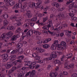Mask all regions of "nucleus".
I'll use <instances>...</instances> for the list:
<instances>
[{"label": "nucleus", "mask_w": 77, "mask_h": 77, "mask_svg": "<svg viewBox=\"0 0 77 77\" xmlns=\"http://www.w3.org/2000/svg\"><path fill=\"white\" fill-rule=\"evenodd\" d=\"M56 52V53H57V55H60V54H62V53L61 52H59L57 51H55Z\"/></svg>", "instance_id": "79ce46f5"}, {"label": "nucleus", "mask_w": 77, "mask_h": 77, "mask_svg": "<svg viewBox=\"0 0 77 77\" xmlns=\"http://www.w3.org/2000/svg\"><path fill=\"white\" fill-rule=\"evenodd\" d=\"M35 71L33 70L31 72H30V74L31 75V77H32L35 74Z\"/></svg>", "instance_id": "72a5a7b5"}, {"label": "nucleus", "mask_w": 77, "mask_h": 77, "mask_svg": "<svg viewBox=\"0 0 77 77\" xmlns=\"http://www.w3.org/2000/svg\"><path fill=\"white\" fill-rule=\"evenodd\" d=\"M47 10H48V11H50V7H47L46 8H43V10L44 12H46Z\"/></svg>", "instance_id": "2f4dec72"}, {"label": "nucleus", "mask_w": 77, "mask_h": 77, "mask_svg": "<svg viewBox=\"0 0 77 77\" xmlns=\"http://www.w3.org/2000/svg\"><path fill=\"white\" fill-rule=\"evenodd\" d=\"M66 46H64L62 47H61L60 49L61 50H65L66 49Z\"/></svg>", "instance_id": "13d9d810"}, {"label": "nucleus", "mask_w": 77, "mask_h": 77, "mask_svg": "<svg viewBox=\"0 0 77 77\" xmlns=\"http://www.w3.org/2000/svg\"><path fill=\"white\" fill-rule=\"evenodd\" d=\"M17 52H19L20 54L23 53V48H18L17 50Z\"/></svg>", "instance_id": "6ab92c4d"}, {"label": "nucleus", "mask_w": 77, "mask_h": 77, "mask_svg": "<svg viewBox=\"0 0 77 77\" xmlns=\"http://www.w3.org/2000/svg\"><path fill=\"white\" fill-rule=\"evenodd\" d=\"M68 67H69V66H68V65L67 64V63H66L65 65H64V67L65 68H68L69 69V68H68Z\"/></svg>", "instance_id": "3c124183"}, {"label": "nucleus", "mask_w": 77, "mask_h": 77, "mask_svg": "<svg viewBox=\"0 0 77 77\" xmlns=\"http://www.w3.org/2000/svg\"><path fill=\"white\" fill-rule=\"evenodd\" d=\"M42 41L41 40H40L37 42V44H42Z\"/></svg>", "instance_id": "0e129e2a"}, {"label": "nucleus", "mask_w": 77, "mask_h": 77, "mask_svg": "<svg viewBox=\"0 0 77 77\" xmlns=\"http://www.w3.org/2000/svg\"><path fill=\"white\" fill-rule=\"evenodd\" d=\"M49 27H49V25H45L43 27V29L44 30H49Z\"/></svg>", "instance_id": "aec40b11"}, {"label": "nucleus", "mask_w": 77, "mask_h": 77, "mask_svg": "<svg viewBox=\"0 0 77 77\" xmlns=\"http://www.w3.org/2000/svg\"><path fill=\"white\" fill-rule=\"evenodd\" d=\"M29 26V23H26L23 25V27L24 28L27 29V27H28Z\"/></svg>", "instance_id": "bb28decb"}, {"label": "nucleus", "mask_w": 77, "mask_h": 77, "mask_svg": "<svg viewBox=\"0 0 77 77\" xmlns=\"http://www.w3.org/2000/svg\"><path fill=\"white\" fill-rule=\"evenodd\" d=\"M18 5H17V4L16 5H14L13 7V9H18Z\"/></svg>", "instance_id": "4c0bfd02"}, {"label": "nucleus", "mask_w": 77, "mask_h": 77, "mask_svg": "<svg viewBox=\"0 0 77 77\" xmlns=\"http://www.w3.org/2000/svg\"><path fill=\"white\" fill-rule=\"evenodd\" d=\"M44 61L45 60L47 62L48 61V60H49V58H46L45 59H44Z\"/></svg>", "instance_id": "052dcab7"}, {"label": "nucleus", "mask_w": 77, "mask_h": 77, "mask_svg": "<svg viewBox=\"0 0 77 77\" xmlns=\"http://www.w3.org/2000/svg\"><path fill=\"white\" fill-rule=\"evenodd\" d=\"M24 72V71H23L22 72H19L17 74L18 76L20 77H22L25 74V73Z\"/></svg>", "instance_id": "2eb2a0df"}, {"label": "nucleus", "mask_w": 77, "mask_h": 77, "mask_svg": "<svg viewBox=\"0 0 77 77\" xmlns=\"http://www.w3.org/2000/svg\"><path fill=\"white\" fill-rule=\"evenodd\" d=\"M22 29H21L20 27H18L16 29V33H20V32H21Z\"/></svg>", "instance_id": "412c9836"}, {"label": "nucleus", "mask_w": 77, "mask_h": 77, "mask_svg": "<svg viewBox=\"0 0 77 77\" xmlns=\"http://www.w3.org/2000/svg\"><path fill=\"white\" fill-rule=\"evenodd\" d=\"M17 5L18 8H21L22 6V4L21 3H19L17 4Z\"/></svg>", "instance_id": "8fccbe9b"}, {"label": "nucleus", "mask_w": 77, "mask_h": 77, "mask_svg": "<svg viewBox=\"0 0 77 77\" xmlns=\"http://www.w3.org/2000/svg\"><path fill=\"white\" fill-rule=\"evenodd\" d=\"M54 63H55V64H59V65H60V64H61V62H60V61L58 60H56L54 61Z\"/></svg>", "instance_id": "a211bd4d"}, {"label": "nucleus", "mask_w": 77, "mask_h": 77, "mask_svg": "<svg viewBox=\"0 0 77 77\" xmlns=\"http://www.w3.org/2000/svg\"><path fill=\"white\" fill-rule=\"evenodd\" d=\"M6 34L5 33H4L1 35V36L0 37V40H3L5 38H6L7 39H9V37H6Z\"/></svg>", "instance_id": "0eeeda50"}, {"label": "nucleus", "mask_w": 77, "mask_h": 77, "mask_svg": "<svg viewBox=\"0 0 77 77\" xmlns=\"http://www.w3.org/2000/svg\"><path fill=\"white\" fill-rule=\"evenodd\" d=\"M47 42H47V40L46 39L44 41L43 43V44H47Z\"/></svg>", "instance_id": "69168bd1"}, {"label": "nucleus", "mask_w": 77, "mask_h": 77, "mask_svg": "<svg viewBox=\"0 0 77 77\" xmlns=\"http://www.w3.org/2000/svg\"><path fill=\"white\" fill-rule=\"evenodd\" d=\"M26 37V35H25L24 36H23L22 37H21L20 38V40L21 41H23V40H24V38Z\"/></svg>", "instance_id": "603ef678"}, {"label": "nucleus", "mask_w": 77, "mask_h": 77, "mask_svg": "<svg viewBox=\"0 0 77 77\" xmlns=\"http://www.w3.org/2000/svg\"><path fill=\"white\" fill-rule=\"evenodd\" d=\"M68 26V25L66 24H65L63 25V27H67Z\"/></svg>", "instance_id": "338daca9"}, {"label": "nucleus", "mask_w": 77, "mask_h": 77, "mask_svg": "<svg viewBox=\"0 0 77 77\" xmlns=\"http://www.w3.org/2000/svg\"><path fill=\"white\" fill-rule=\"evenodd\" d=\"M35 34L37 35H41V33L39 32V31H35L34 32Z\"/></svg>", "instance_id": "f704fd0d"}, {"label": "nucleus", "mask_w": 77, "mask_h": 77, "mask_svg": "<svg viewBox=\"0 0 77 77\" xmlns=\"http://www.w3.org/2000/svg\"><path fill=\"white\" fill-rule=\"evenodd\" d=\"M7 35L8 36L11 37V36L13 35V33L11 32H9L7 33Z\"/></svg>", "instance_id": "cd10ccee"}, {"label": "nucleus", "mask_w": 77, "mask_h": 77, "mask_svg": "<svg viewBox=\"0 0 77 77\" xmlns=\"http://www.w3.org/2000/svg\"><path fill=\"white\" fill-rule=\"evenodd\" d=\"M32 34H33V31L29 30L26 34V36L27 37H28V36H30L32 35Z\"/></svg>", "instance_id": "f8f14e48"}, {"label": "nucleus", "mask_w": 77, "mask_h": 77, "mask_svg": "<svg viewBox=\"0 0 77 77\" xmlns=\"http://www.w3.org/2000/svg\"><path fill=\"white\" fill-rule=\"evenodd\" d=\"M69 67L73 68L74 67V64L73 63H71L69 65Z\"/></svg>", "instance_id": "a19ab883"}, {"label": "nucleus", "mask_w": 77, "mask_h": 77, "mask_svg": "<svg viewBox=\"0 0 77 77\" xmlns=\"http://www.w3.org/2000/svg\"><path fill=\"white\" fill-rule=\"evenodd\" d=\"M31 20L32 21H36L37 20V17H34Z\"/></svg>", "instance_id": "37998d69"}, {"label": "nucleus", "mask_w": 77, "mask_h": 77, "mask_svg": "<svg viewBox=\"0 0 77 77\" xmlns=\"http://www.w3.org/2000/svg\"><path fill=\"white\" fill-rule=\"evenodd\" d=\"M72 56V54H69L66 55V57L67 58V59H69V58H71V57Z\"/></svg>", "instance_id": "7c9ffc66"}, {"label": "nucleus", "mask_w": 77, "mask_h": 77, "mask_svg": "<svg viewBox=\"0 0 77 77\" xmlns=\"http://www.w3.org/2000/svg\"><path fill=\"white\" fill-rule=\"evenodd\" d=\"M50 75L51 77H56L57 75H56V73H51L50 74Z\"/></svg>", "instance_id": "a878e982"}, {"label": "nucleus", "mask_w": 77, "mask_h": 77, "mask_svg": "<svg viewBox=\"0 0 77 77\" xmlns=\"http://www.w3.org/2000/svg\"><path fill=\"white\" fill-rule=\"evenodd\" d=\"M38 17H42V14L41 13H39L37 14Z\"/></svg>", "instance_id": "6e6d98bb"}, {"label": "nucleus", "mask_w": 77, "mask_h": 77, "mask_svg": "<svg viewBox=\"0 0 77 77\" xmlns=\"http://www.w3.org/2000/svg\"><path fill=\"white\" fill-rule=\"evenodd\" d=\"M52 5L53 6H56L57 8H58L59 7V5L57 2H53L52 3Z\"/></svg>", "instance_id": "ddd939ff"}, {"label": "nucleus", "mask_w": 77, "mask_h": 77, "mask_svg": "<svg viewBox=\"0 0 77 77\" xmlns=\"http://www.w3.org/2000/svg\"><path fill=\"white\" fill-rule=\"evenodd\" d=\"M71 3H72V1H71V0H69V1L67 2L66 4L67 5H69V4H70Z\"/></svg>", "instance_id": "49530a36"}, {"label": "nucleus", "mask_w": 77, "mask_h": 77, "mask_svg": "<svg viewBox=\"0 0 77 77\" xmlns=\"http://www.w3.org/2000/svg\"><path fill=\"white\" fill-rule=\"evenodd\" d=\"M11 20H14L16 19V21L17 23H15L14 24V25L16 26H19L21 25V23H20V21H21V19L20 18H17V16H14L11 17H10Z\"/></svg>", "instance_id": "f257e3e1"}, {"label": "nucleus", "mask_w": 77, "mask_h": 77, "mask_svg": "<svg viewBox=\"0 0 77 77\" xmlns=\"http://www.w3.org/2000/svg\"><path fill=\"white\" fill-rule=\"evenodd\" d=\"M37 1H38L37 3H36V5H37V7L38 8L40 9H43L44 7L42 5H40L41 4V0H36Z\"/></svg>", "instance_id": "39448f33"}, {"label": "nucleus", "mask_w": 77, "mask_h": 77, "mask_svg": "<svg viewBox=\"0 0 77 77\" xmlns=\"http://www.w3.org/2000/svg\"><path fill=\"white\" fill-rule=\"evenodd\" d=\"M17 53V51H15L13 50L12 51H11V54H15V53Z\"/></svg>", "instance_id": "09e8293b"}, {"label": "nucleus", "mask_w": 77, "mask_h": 77, "mask_svg": "<svg viewBox=\"0 0 77 77\" xmlns=\"http://www.w3.org/2000/svg\"><path fill=\"white\" fill-rule=\"evenodd\" d=\"M24 58L23 55H21L18 57V58L20 60H22Z\"/></svg>", "instance_id": "58836bf2"}, {"label": "nucleus", "mask_w": 77, "mask_h": 77, "mask_svg": "<svg viewBox=\"0 0 77 77\" xmlns=\"http://www.w3.org/2000/svg\"><path fill=\"white\" fill-rule=\"evenodd\" d=\"M48 20V18H47V17H45L43 18V20L44 22H45V21H46V20Z\"/></svg>", "instance_id": "680f3d73"}, {"label": "nucleus", "mask_w": 77, "mask_h": 77, "mask_svg": "<svg viewBox=\"0 0 77 77\" xmlns=\"http://www.w3.org/2000/svg\"><path fill=\"white\" fill-rule=\"evenodd\" d=\"M26 14L28 18H31L32 17V14H31L30 13H26Z\"/></svg>", "instance_id": "c756f323"}, {"label": "nucleus", "mask_w": 77, "mask_h": 77, "mask_svg": "<svg viewBox=\"0 0 77 77\" xmlns=\"http://www.w3.org/2000/svg\"><path fill=\"white\" fill-rule=\"evenodd\" d=\"M73 7H74V4H70L69 6V9H71L72 8H73Z\"/></svg>", "instance_id": "c03bdc74"}, {"label": "nucleus", "mask_w": 77, "mask_h": 77, "mask_svg": "<svg viewBox=\"0 0 77 77\" xmlns=\"http://www.w3.org/2000/svg\"><path fill=\"white\" fill-rule=\"evenodd\" d=\"M57 55L56 51L52 52L51 54V57H52L53 58H56V57H57Z\"/></svg>", "instance_id": "6e6552de"}, {"label": "nucleus", "mask_w": 77, "mask_h": 77, "mask_svg": "<svg viewBox=\"0 0 77 77\" xmlns=\"http://www.w3.org/2000/svg\"><path fill=\"white\" fill-rule=\"evenodd\" d=\"M7 30H14V27L13 26H9L7 28Z\"/></svg>", "instance_id": "dca6fc26"}, {"label": "nucleus", "mask_w": 77, "mask_h": 77, "mask_svg": "<svg viewBox=\"0 0 77 77\" xmlns=\"http://www.w3.org/2000/svg\"><path fill=\"white\" fill-rule=\"evenodd\" d=\"M12 65L11 63H8L5 65V68L6 69H9L12 66Z\"/></svg>", "instance_id": "9b49d317"}, {"label": "nucleus", "mask_w": 77, "mask_h": 77, "mask_svg": "<svg viewBox=\"0 0 77 77\" xmlns=\"http://www.w3.org/2000/svg\"><path fill=\"white\" fill-rule=\"evenodd\" d=\"M27 7V3L25 2L23 3V8H21L20 9V11L21 12H24V11H25V9L24 8Z\"/></svg>", "instance_id": "9d476101"}, {"label": "nucleus", "mask_w": 77, "mask_h": 77, "mask_svg": "<svg viewBox=\"0 0 77 77\" xmlns=\"http://www.w3.org/2000/svg\"><path fill=\"white\" fill-rule=\"evenodd\" d=\"M9 4L10 6H13V5H15V1H11L9 2Z\"/></svg>", "instance_id": "b1692460"}, {"label": "nucleus", "mask_w": 77, "mask_h": 77, "mask_svg": "<svg viewBox=\"0 0 77 77\" xmlns=\"http://www.w3.org/2000/svg\"><path fill=\"white\" fill-rule=\"evenodd\" d=\"M43 62H45V61L43 60H40L38 61V63H43Z\"/></svg>", "instance_id": "e2e57ef3"}, {"label": "nucleus", "mask_w": 77, "mask_h": 77, "mask_svg": "<svg viewBox=\"0 0 77 77\" xmlns=\"http://www.w3.org/2000/svg\"><path fill=\"white\" fill-rule=\"evenodd\" d=\"M60 44L61 45H65L66 44V43L64 42H61Z\"/></svg>", "instance_id": "4d7b16f0"}, {"label": "nucleus", "mask_w": 77, "mask_h": 77, "mask_svg": "<svg viewBox=\"0 0 77 77\" xmlns=\"http://www.w3.org/2000/svg\"><path fill=\"white\" fill-rule=\"evenodd\" d=\"M33 50H36L39 53H43L45 51V50L43 49L40 47H35L33 49Z\"/></svg>", "instance_id": "20e7f679"}, {"label": "nucleus", "mask_w": 77, "mask_h": 77, "mask_svg": "<svg viewBox=\"0 0 77 77\" xmlns=\"http://www.w3.org/2000/svg\"><path fill=\"white\" fill-rule=\"evenodd\" d=\"M2 57L4 58H7L8 57V54H4L2 55Z\"/></svg>", "instance_id": "e433bc0d"}, {"label": "nucleus", "mask_w": 77, "mask_h": 77, "mask_svg": "<svg viewBox=\"0 0 77 77\" xmlns=\"http://www.w3.org/2000/svg\"><path fill=\"white\" fill-rule=\"evenodd\" d=\"M58 44V41L55 40L54 43L51 47V49L52 50H55L56 49V46Z\"/></svg>", "instance_id": "7ed1b4c3"}, {"label": "nucleus", "mask_w": 77, "mask_h": 77, "mask_svg": "<svg viewBox=\"0 0 77 77\" xmlns=\"http://www.w3.org/2000/svg\"><path fill=\"white\" fill-rule=\"evenodd\" d=\"M72 77H77V74L73 73L72 75Z\"/></svg>", "instance_id": "864d4df0"}, {"label": "nucleus", "mask_w": 77, "mask_h": 77, "mask_svg": "<svg viewBox=\"0 0 77 77\" xmlns=\"http://www.w3.org/2000/svg\"><path fill=\"white\" fill-rule=\"evenodd\" d=\"M18 48H21V47H23V45L21 43H19L18 45H17V46Z\"/></svg>", "instance_id": "c9c22d12"}, {"label": "nucleus", "mask_w": 77, "mask_h": 77, "mask_svg": "<svg viewBox=\"0 0 77 77\" xmlns=\"http://www.w3.org/2000/svg\"><path fill=\"white\" fill-rule=\"evenodd\" d=\"M15 57V55H11L9 57V58L10 59H14Z\"/></svg>", "instance_id": "a18cd8bd"}, {"label": "nucleus", "mask_w": 77, "mask_h": 77, "mask_svg": "<svg viewBox=\"0 0 77 77\" xmlns=\"http://www.w3.org/2000/svg\"><path fill=\"white\" fill-rule=\"evenodd\" d=\"M21 62L22 61L21 60H17V61H15L13 63V64H14V65H16L17 63V62H19V63H21Z\"/></svg>", "instance_id": "473e14b6"}, {"label": "nucleus", "mask_w": 77, "mask_h": 77, "mask_svg": "<svg viewBox=\"0 0 77 77\" xmlns=\"http://www.w3.org/2000/svg\"><path fill=\"white\" fill-rule=\"evenodd\" d=\"M69 16H70V17H74V14L72 13H69Z\"/></svg>", "instance_id": "774afa93"}, {"label": "nucleus", "mask_w": 77, "mask_h": 77, "mask_svg": "<svg viewBox=\"0 0 77 77\" xmlns=\"http://www.w3.org/2000/svg\"><path fill=\"white\" fill-rule=\"evenodd\" d=\"M0 8H3V9L4 10H5V11H7L8 9V8L6 7L5 5L0 6Z\"/></svg>", "instance_id": "c85d7f7f"}, {"label": "nucleus", "mask_w": 77, "mask_h": 77, "mask_svg": "<svg viewBox=\"0 0 77 77\" xmlns=\"http://www.w3.org/2000/svg\"><path fill=\"white\" fill-rule=\"evenodd\" d=\"M48 24L49 26V27H51L52 25V21L51 20H49L48 23Z\"/></svg>", "instance_id": "4be33fe9"}, {"label": "nucleus", "mask_w": 77, "mask_h": 77, "mask_svg": "<svg viewBox=\"0 0 77 77\" xmlns=\"http://www.w3.org/2000/svg\"><path fill=\"white\" fill-rule=\"evenodd\" d=\"M17 68L16 67H13L12 69H11L8 72L9 74H11V73H12V72L14 71L15 70H16Z\"/></svg>", "instance_id": "4468645a"}, {"label": "nucleus", "mask_w": 77, "mask_h": 77, "mask_svg": "<svg viewBox=\"0 0 77 77\" xmlns=\"http://www.w3.org/2000/svg\"><path fill=\"white\" fill-rule=\"evenodd\" d=\"M35 64H36L35 62H32L31 61H29L26 62L25 63L24 65L25 66H29V68H30V69H32V66H33V65H35Z\"/></svg>", "instance_id": "f03ea898"}, {"label": "nucleus", "mask_w": 77, "mask_h": 77, "mask_svg": "<svg viewBox=\"0 0 77 77\" xmlns=\"http://www.w3.org/2000/svg\"><path fill=\"white\" fill-rule=\"evenodd\" d=\"M2 18L3 19H6L8 18V15L6 14H4L2 16Z\"/></svg>", "instance_id": "f3484780"}, {"label": "nucleus", "mask_w": 77, "mask_h": 77, "mask_svg": "<svg viewBox=\"0 0 77 77\" xmlns=\"http://www.w3.org/2000/svg\"><path fill=\"white\" fill-rule=\"evenodd\" d=\"M20 37V35H14L13 36H12L11 38V41H15V40H16L18 38H19Z\"/></svg>", "instance_id": "1a4fd4ad"}, {"label": "nucleus", "mask_w": 77, "mask_h": 77, "mask_svg": "<svg viewBox=\"0 0 77 77\" xmlns=\"http://www.w3.org/2000/svg\"><path fill=\"white\" fill-rule=\"evenodd\" d=\"M35 58L36 60H39L41 58V57L39 56H36L35 57Z\"/></svg>", "instance_id": "de8ad7c7"}, {"label": "nucleus", "mask_w": 77, "mask_h": 77, "mask_svg": "<svg viewBox=\"0 0 77 77\" xmlns=\"http://www.w3.org/2000/svg\"><path fill=\"white\" fill-rule=\"evenodd\" d=\"M72 20L74 21H75V20H77V18L75 17H72L71 18Z\"/></svg>", "instance_id": "bf43d9fd"}, {"label": "nucleus", "mask_w": 77, "mask_h": 77, "mask_svg": "<svg viewBox=\"0 0 77 77\" xmlns=\"http://www.w3.org/2000/svg\"><path fill=\"white\" fill-rule=\"evenodd\" d=\"M64 57L65 55H62L61 56V57L60 58L61 61H63V59H64Z\"/></svg>", "instance_id": "5fc2aeb1"}, {"label": "nucleus", "mask_w": 77, "mask_h": 77, "mask_svg": "<svg viewBox=\"0 0 77 77\" xmlns=\"http://www.w3.org/2000/svg\"><path fill=\"white\" fill-rule=\"evenodd\" d=\"M56 46L58 48V50H61V49H60L61 47H60V44H57Z\"/></svg>", "instance_id": "ea45409f"}, {"label": "nucleus", "mask_w": 77, "mask_h": 77, "mask_svg": "<svg viewBox=\"0 0 77 77\" xmlns=\"http://www.w3.org/2000/svg\"><path fill=\"white\" fill-rule=\"evenodd\" d=\"M36 4H35V3H29L28 7L30 8H33L35 7V8H36L38 7H37V5H36Z\"/></svg>", "instance_id": "423d86ee"}, {"label": "nucleus", "mask_w": 77, "mask_h": 77, "mask_svg": "<svg viewBox=\"0 0 77 77\" xmlns=\"http://www.w3.org/2000/svg\"><path fill=\"white\" fill-rule=\"evenodd\" d=\"M8 23L9 22L7 20H5L4 21L3 24L4 26H7Z\"/></svg>", "instance_id": "393cba45"}, {"label": "nucleus", "mask_w": 77, "mask_h": 77, "mask_svg": "<svg viewBox=\"0 0 77 77\" xmlns=\"http://www.w3.org/2000/svg\"><path fill=\"white\" fill-rule=\"evenodd\" d=\"M49 47H50L49 45L47 44H45L43 45V48H45V49H47V48H48Z\"/></svg>", "instance_id": "5701e85b"}]
</instances>
